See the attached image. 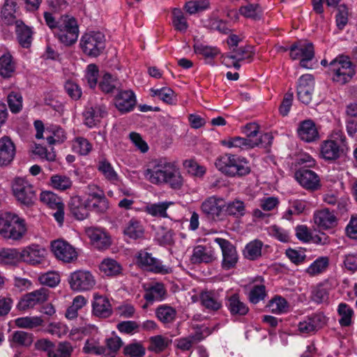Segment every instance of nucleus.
Segmentation results:
<instances>
[{
  "label": "nucleus",
  "mask_w": 357,
  "mask_h": 357,
  "mask_svg": "<svg viewBox=\"0 0 357 357\" xmlns=\"http://www.w3.org/2000/svg\"><path fill=\"white\" fill-rule=\"evenodd\" d=\"M144 176L150 183L155 185L168 184L173 189H180L183 177L174 162L166 158L155 159L149 162Z\"/></svg>",
  "instance_id": "1"
},
{
  "label": "nucleus",
  "mask_w": 357,
  "mask_h": 357,
  "mask_svg": "<svg viewBox=\"0 0 357 357\" xmlns=\"http://www.w3.org/2000/svg\"><path fill=\"white\" fill-rule=\"evenodd\" d=\"M248 160L242 156L225 153L217 158L215 165L222 174L230 177H242L250 173Z\"/></svg>",
  "instance_id": "2"
},
{
  "label": "nucleus",
  "mask_w": 357,
  "mask_h": 357,
  "mask_svg": "<svg viewBox=\"0 0 357 357\" xmlns=\"http://www.w3.org/2000/svg\"><path fill=\"white\" fill-rule=\"evenodd\" d=\"M26 232L25 221L17 215L6 212L0 215V235L3 238L18 241Z\"/></svg>",
  "instance_id": "3"
},
{
  "label": "nucleus",
  "mask_w": 357,
  "mask_h": 357,
  "mask_svg": "<svg viewBox=\"0 0 357 357\" xmlns=\"http://www.w3.org/2000/svg\"><path fill=\"white\" fill-rule=\"evenodd\" d=\"M328 72L333 82L341 85L350 82L356 73L354 65L344 55H340L329 63Z\"/></svg>",
  "instance_id": "4"
},
{
  "label": "nucleus",
  "mask_w": 357,
  "mask_h": 357,
  "mask_svg": "<svg viewBox=\"0 0 357 357\" xmlns=\"http://www.w3.org/2000/svg\"><path fill=\"white\" fill-rule=\"evenodd\" d=\"M347 149L345 135L342 130H334L331 139L323 142L321 144V155L326 160L338 159Z\"/></svg>",
  "instance_id": "5"
},
{
  "label": "nucleus",
  "mask_w": 357,
  "mask_h": 357,
  "mask_svg": "<svg viewBox=\"0 0 357 357\" xmlns=\"http://www.w3.org/2000/svg\"><path fill=\"white\" fill-rule=\"evenodd\" d=\"M55 36L66 46L75 43L79 36V26L77 20L68 15L60 18V24L57 30L54 31Z\"/></svg>",
  "instance_id": "6"
},
{
  "label": "nucleus",
  "mask_w": 357,
  "mask_h": 357,
  "mask_svg": "<svg viewBox=\"0 0 357 357\" xmlns=\"http://www.w3.org/2000/svg\"><path fill=\"white\" fill-rule=\"evenodd\" d=\"M80 47L85 54L92 57H97L105 49V36L99 31L86 33L81 38Z\"/></svg>",
  "instance_id": "7"
},
{
  "label": "nucleus",
  "mask_w": 357,
  "mask_h": 357,
  "mask_svg": "<svg viewBox=\"0 0 357 357\" xmlns=\"http://www.w3.org/2000/svg\"><path fill=\"white\" fill-rule=\"evenodd\" d=\"M12 190L17 200L25 206L32 205L36 199L33 185L25 178H15L12 183Z\"/></svg>",
  "instance_id": "8"
},
{
  "label": "nucleus",
  "mask_w": 357,
  "mask_h": 357,
  "mask_svg": "<svg viewBox=\"0 0 357 357\" xmlns=\"http://www.w3.org/2000/svg\"><path fill=\"white\" fill-rule=\"evenodd\" d=\"M70 289L81 292L91 290L96 285V280L89 271L78 270L71 273L68 279Z\"/></svg>",
  "instance_id": "9"
},
{
  "label": "nucleus",
  "mask_w": 357,
  "mask_h": 357,
  "mask_svg": "<svg viewBox=\"0 0 357 357\" xmlns=\"http://www.w3.org/2000/svg\"><path fill=\"white\" fill-rule=\"evenodd\" d=\"M214 241L221 248L222 255L221 266L222 269L229 271L234 268L238 261V255L236 246L225 238H216Z\"/></svg>",
  "instance_id": "10"
},
{
  "label": "nucleus",
  "mask_w": 357,
  "mask_h": 357,
  "mask_svg": "<svg viewBox=\"0 0 357 357\" xmlns=\"http://www.w3.org/2000/svg\"><path fill=\"white\" fill-rule=\"evenodd\" d=\"M289 56L291 59L300 60V66L308 68L307 62L312 61L314 57V48L312 43H294L289 47Z\"/></svg>",
  "instance_id": "11"
},
{
  "label": "nucleus",
  "mask_w": 357,
  "mask_h": 357,
  "mask_svg": "<svg viewBox=\"0 0 357 357\" xmlns=\"http://www.w3.org/2000/svg\"><path fill=\"white\" fill-rule=\"evenodd\" d=\"M136 257L138 266L148 271L161 274H167L172 271L170 268L163 266L158 259L145 250H140Z\"/></svg>",
  "instance_id": "12"
},
{
  "label": "nucleus",
  "mask_w": 357,
  "mask_h": 357,
  "mask_svg": "<svg viewBox=\"0 0 357 357\" xmlns=\"http://www.w3.org/2000/svg\"><path fill=\"white\" fill-rule=\"evenodd\" d=\"M113 103L121 114H127L135 109L137 104L136 96L132 91L123 90L121 88L114 95Z\"/></svg>",
  "instance_id": "13"
},
{
  "label": "nucleus",
  "mask_w": 357,
  "mask_h": 357,
  "mask_svg": "<svg viewBox=\"0 0 357 357\" xmlns=\"http://www.w3.org/2000/svg\"><path fill=\"white\" fill-rule=\"evenodd\" d=\"M51 249L55 257L65 263H72L77 259L78 255L75 248L63 240L52 241Z\"/></svg>",
  "instance_id": "14"
},
{
  "label": "nucleus",
  "mask_w": 357,
  "mask_h": 357,
  "mask_svg": "<svg viewBox=\"0 0 357 357\" xmlns=\"http://www.w3.org/2000/svg\"><path fill=\"white\" fill-rule=\"evenodd\" d=\"M295 178L306 190L314 191L320 187V179L314 171L301 167L295 172Z\"/></svg>",
  "instance_id": "15"
},
{
  "label": "nucleus",
  "mask_w": 357,
  "mask_h": 357,
  "mask_svg": "<svg viewBox=\"0 0 357 357\" xmlns=\"http://www.w3.org/2000/svg\"><path fill=\"white\" fill-rule=\"evenodd\" d=\"M224 199L216 196L206 198L201 205L202 212L207 218L219 220L224 213Z\"/></svg>",
  "instance_id": "16"
},
{
  "label": "nucleus",
  "mask_w": 357,
  "mask_h": 357,
  "mask_svg": "<svg viewBox=\"0 0 357 357\" xmlns=\"http://www.w3.org/2000/svg\"><path fill=\"white\" fill-rule=\"evenodd\" d=\"M47 289L41 288L25 295L18 303L17 308L25 310L33 307L36 305L42 303L47 300Z\"/></svg>",
  "instance_id": "17"
},
{
  "label": "nucleus",
  "mask_w": 357,
  "mask_h": 357,
  "mask_svg": "<svg viewBox=\"0 0 357 357\" xmlns=\"http://www.w3.org/2000/svg\"><path fill=\"white\" fill-rule=\"evenodd\" d=\"M92 313L100 318H108L112 313V307L109 299L104 296L95 294L92 303Z\"/></svg>",
  "instance_id": "18"
},
{
  "label": "nucleus",
  "mask_w": 357,
  "mask_h": 357,
  "mask_svg": "<svg viewBox=\"0 0 357 357\" xmlns=\"http://www.w3.org/2000/svg\"><path fill=\"white\" fill-rule=\"evenodd\" d=\"M92 245L98 250H106L112 244L110 236L101 229L91 227L86 230Z\"/></svg>",
  "instance_id": "19"
},
{
  "label": "nucleus",
  "mask_w": 357,
  "mask_h": 357,
  "mask_svg": "<svg viewBox=\"0 0 357 357\" xmlns=\"http://www.w3.org/2000/svg\"><path fill=\"white\" fill-rule=\"evenodd\" d=\"M297 133L301 140L307 143L315 142L319 138L316 125L311 119L301 121L297 129Z\"/></svg>",
  "instance_id": "20"
},
{
  "label": "nucleus",
  "mask_w": 357,
  "mask_h": 357,
  "mask_svg": "<svg viewBox=\"0 0 357 357\" xmlns=\"http://www.w3.org/2000/svg\"><path fill=\"white\" fill-rule=\"evenodd\" d=\"M107 115V109L105 105H96L89 107L84 112L85 124L89 128H93L97 125L100 120Z\"/></svg>",
  "instance_id": "21"
},
{
  "label": "nucleus",
  "mask_w": 357,
  "mask_h": 357,
  "mask_svg": "<svg viewBox=\"0 0 357 357\" xmlns=\"http://www.w3.org/2000/svg\"><path fill=\"white\" fill-rule=\"evenodd\" d=\"M214 250L209 247L199 245L193 248L190 261L193 264H209L215 260Z\"/></svg>",
  "instance_id": "22"
},
{
  "label": "nucleus",
  "mask_w": 357,
  "mask_h": 357,
  "mask_svg": "<svg viewBox=\"0 0 357 357\" xmlns=\"http://www.w3.org/2000/svg\"><path fill=\"white\" fill-rule=\"evenodd\" d=\"M70 213L78 220L86 218L89 215V208L86 200H83L79 196L71 197L68 203Z\"/></svg>",
  "instance_id": "23"
},
{
  "label": "nucleus",
  "mask_w": 357,
  "mask_h": 357,
  "mask_svg": "<svg viewBox=\"0 0 357 357\" xmlns=\"http://www.w3.org/2000/svg\"><path fill=\"white\" fill-rule=\"evenodd\" d=\"M15 155V146L9 137L0 138V166L10 164Z\"/></svg>",
  "instance_id": "24"
},
{
  "label": "nucleus",
  "mask_w": 357,
  "mask_h": 357,
  "mask_svg": "<svg viewBox=\"0 0 357 357\" xmlns=\"http://www.w3.org/2000/svg\"><path fill=\"white\" fill-rule=\"evenodd\" d=\"M14 24H15V33L19 44L23 48H29L33 40L32 29L20 20L15 21Z\"/></svg>",
  "instance_id": "25"
},
{
  "label": "nucleus",
  "mask_w": 357,
  "mask_h": 357,
  "mask_svg": "<svg viewBox=\"0 0 357 357\" xmlns=\"http://www.w3.org/2000/svg\"><path fill=\"white\" fill-rule=\"evenodd\" d=\"M21 252L22 260L35 265L41 263L46 254V250L38 245H31Z\"/></svg>",
  "instance_id": "26"
},
{
  "label": "nucleus",
  "mask_w": 357,
  "mask_h": 357,
  "mask_svg": "<svg viewBox=\"0 0 357 357\" xmlns=\"http://www.w3.org/2000/svg\"><path fill=\"white\" fill-rule=\"evenodd\" d=\"M167 291L162 283L156 282L153 285L150 286L145 289L144 298L146 301L142 307L144 309L148 307L149 304L153 303L154 301H161L166 296Z\"/></svg>",
  "instance_id": "27"
},
{
  "label": "nucleus",
  "mask_w": 357,
  "mask_h": 357,
  "mask_svg": "<svg viewBox=\"0 0 357 357\" xmlns=\"http://www.w3.org/2000/svg\"><path fill=\"white\" fill-rule=\"evenodd\" d=\"M314 220L319 227L328 229L334 227L337 224V219L333 212L328 208H324L316 212L314 215Z\"/></svg>",
  "instance_id": "28"
},
{
  "label": "nucleus",
  "mask_w": 357,
  "mask_h": 357,
  "mask_svg": "<svg viewBox=\"0 0 357 357\" xmlns=\"http://www.w3.org/2000/svg\"><path fill=\"white\" fill-rule=\"evenodd\" d=\"M226 306L232 316H245L249 312V307L241 301L238 294L227 297Z\"/></svg>",
  "instance_id": "29"
},
{
  "label": "nucleus",
  "mask_w": 357,
  "mask_h": 357,
  "mask_svg": "<svg viewBox=\"0 0 357 357\" xmlns=\"http://www.w3.org/2000/svg\"><path fill=\"white\" fill-rule=\"evenodd\" d=\"M199 298L202 305L209 311H218L222 307V302L215 291H203Z\"/></svg>",
  "instance_id": "30"
},
{
  "label": "nucleus",
  "mask_w": 357,
  "mask_h": 357,
  "mask_svg": "<svg viewBox=\"0 0 357 357\" xmlns=\"http://www.w3.org/2000/svg\"><path fill=\"white\" fill-rule=\"evenodd\" d=\"M33 333L24 331H14L9 337L8 341L11 347H22L29 348L33 342Z\"/></svg>",
  "instance_id": "31"
},
{
  "label": "nucleus",
  "mask_w": 357,
  "mask_h": 357,
  "mask_svg": "<svg viewBox=\"0 0 357 357\" xmlns=\"http://www.w3.org/2000/svg\"><path fill=\"white\" fill-rule=\"evenodd\" d=\"M99 89L106 94H116L121 89V84L109 73H105L98 84Z\"/></svg>",
  "instance_id": "32"
},
{
  "label": "nucleus",
  "mask_w": 357,
  "mask_h": 357,
  "mask_svg": "<svg viewBox=\"0 0 357 357\" xmlns=\"http://www.w3.org/2000/svg\"><path fill=\"white\" fill-rule=\"evenodd\" d=\"M17 0H5L1 9V19L4 24L12 25L16 20L15 13L17 11Z\"/></svg>",
  "instance_id": "33"
},
{
  "label": "nucleus",
  "mask_w": 357,
  "mask_h": 357,
  "mask_svg": "<svg viewBox=\"0 0 357 357\" xmlns=\"http://www.w3.org/2000/svg\"><path fill=\"white\" fill-rule=\"evenodd\" d=\"M262 143L261 138L250 139L246 137H231L226 142L228 147H238L241 149H252Z\"/></svg>",
  "instance_id": "34"
},
{
  "label": "nucleus",
  "mask_w": 357,
  "mask_h": 357,
  "mask_svg": "<svg viewBox=\"0 0 357 357\" xmlns=\"http://www.w3.org/2000/svg\"><path fill=\"white\" fill-rule=\"evenodd\" d=\"M224 213L230 216L236 218L245 215L246 209L244 202L238 199L226 203L224 201Z\"/></svg>",
  "instance_id": "35"
},
{
  "label": "nucleus",
  "mask_w": 357,
  "mask_h": 357,
  "mask_svg": "<svg viewBox=\"0 0 357 357\" xmlns=\"http://www.w3.org/2000/svg\"><path fill=\"white\" fill-rule=\"evenodd\" d=\"M263 243L258 239L248 243L243 250V257L250 261H255L261 256Z\"/></svg>",
  "instance_id": "36"
},
{
  "label": "nucleus",
  "mask_w": 357,
  "mask_h": 357,
  "mask_svg": "<svg viewBox=\"0 0 357 357\" xmlns=\"http://www.w3.org/2000/svg\"><path fill=\"white\" fill-rule=\"evenodd\" d=\"M15 71V64L12 56L9 54H3L0 56V76L8 79L11 77Z\"/></svg>",
  "instance_id": "37"
},
{
  "label": "nucleus",
  "mask_w": 357,
  "mask_h": 357,
  "mask_svg": "<svg viewBox=\"0 0 357 357\" xmlns=\"http://www.w3.org/2000/svg\"><path fill=\"white\" fill-rule=\"evenodd\" d=\"M172 343V340L160 335L152 336L149 338L148 349L155 353L165 351Z\"/></svg>",
  "instance_id": "38"
},
{
  "label": "nucleus",
  "mask_w": 357,
  "mask_h": 357,
  "mask_svg": "<svg viewBox=\"0 0 357 357\" xmlns=\"http://www.w3.org/2000/svg\"><path fill=\"white\" fill-rule=\"evenodd\" d=\"M155 315L163 324L172 323L176 318V310L167 305H161L156 308Z\"/></svg>",
  "instance_id": "39"
},
{
  "label": "nucleus",
  "mask_w": 357,
  "mask_h": 357,
  "mask_svg": "<svg viewBox=\"0 0 357 357\" xmlns=\"http://www.w3.org/2000/svg\"><path fill=\"white\" fill-rule=\"evenodd\" d=\"M123 234L132 239H138L143 236L144 229L140 222L131 219L123 229Z\"/></svg>",
  "instance_id": "40"
},
{
  "label": "nucleus",
  "mask_w": 357,
  "mask_h": 357,
  "mask_svg": "<svg viewBox=\"0 0 357 357\" xmlns=\"http://www.w3.org/2000/svg\"><path fill=\"white\" fill-rule=\"evenodd\" d=\"M98 169L101 172L106 179L112 183H115L119 181V176L114 171L111 163L106 159L100 160L98 163Z\"/></svg>",
  "instance_id": "41"
},
{
  "label": "nucleus",
  "mask_w": 357,
  "mask_h": 357,
  "mask_svg": "<svg viewBox=\"0 0 357 357\" xmlns=\"http://www.w3.org/2000/svg\"><path fill=\"white\" fill-rule=\"evenodd\" d=\"M151 92L152 96H158L161 100L167 104L175 105L176 103V96L174 91L170 88L151 89Z\"/></svg>",
  "instance_id": "42"
},
{
  "label": "nucleus",
  "mask_w": 357,
  "mask_h": 357,
  "mask_svg": "<svg viewBox=\"0 0 357 357\" xmlns=\"http://www.w3.org/2000/svg\"><path fill=\"white\" fill-rule=\"evenodd\" d=\"M86 202L89 210H92L97 213H105L109 208V200L105 197H99L96 199H87Z\"/></svg>",
  "instance_id": "43"
},
{
  "label": "nucleus",
  "mask_w": 357,
  "mask_h": 357,
  "mask_svg": "<svg viewBox=\"0 0 357 357\" xmlns=\"http://www.w3.org/2000/svg\"><path fill=\"white\" fill-rule=\"evenodd\" d=\"M329 265L327 257H319L310 264L305 272L310 276L319 275L326 270Z\"/></svg>",
  "instance_id": "44"
},
{
  "label": "nucleus",
  "mask_w": 357,
  "mask_h": 357,
  "mask_svg": "<svg viewBox=\"0 0 357 357\" xmlns=\"http://www.w3.org/2000/svg\"><path fill=\"white\" fill-rule=\"evenodd\" d=\"M337 312L340 316L339 324L342 327L349 326L352 324L353 310L346 303H340L338 305Z\"/></svg>",
  "instance_id": "45"
},
{
  "label": "nucleus",
  "mask_w": 357,
  "mask_h": 357,
  "mask_svg": "<svg viewBox=\"0 0 357 357\" xmlns=\"http://www.w3.org/2000/svg\"><path fill=\"white\" fill-rule=\"evenodd\" d=\"M50 185L56 190L64 191L72 187L73 182L65 175L54 174L50 178Z\"/></svg>",
  "instance_id": "46"
},
{
  "label": "nucleus",
  "mask_w": 357,
  "mask_h": 357,
  "mask_svg": "<svg viewBox=\"0 0 357 357\" xmlns=\"http://www.w3.org/2000/svg\"><path fill=\"white\" fill-rule=\"evenodd\" d=\"M100 269L108 276L119 275L121 271V266L116 261L111 259H105L100 265Z\"/></svg>",
  "instance_id": "47"
},
{
  "label": "nucleus",
  "mask_w": 357,
  "mask_h": 357,
  "mask_svg": "<svg viewBox=\"0 0 357 357\" xmlns=\"http://www.w3.org/2000/svg\"><path fill=\"white\" fill-rule=\"evenodd\" d=\"M22 252L16 249H3L0 252V261L4 264H15L22 259Z\"/></svg>",
  "instance_id": "48"
},
{
  "label": "nucleus",
  "mask_w": 357,
  "mask_h": 357,
  "mask_svg": "<svg viewBox=\"0 0 357 357\" xmlns=\"http://www.w3.org/2000/svg\"><path fill=\"white\" fill-rule=\"evenodd\" d=\"M172 24L176 30L185 32L188 27L187 20L183 13L179 8H174L172 10Z\"/></svg>",
  "instance_id": "49"
},
{
  "label": "nucleus",
  "mask_w": 357,
  "mask_h": 357,
  "mask_svg": "<svg viewBox=\"0 0 357 357\" xmlns=\"http://www.w3.org/2000/svg\"><path fill=\"white\" fill-rule=\"evenodd\" d=\"M252 49V47L249 45L233 48L234 54L229 55L228 58L237 61H241L244 59H251L253 56Z\"/></svg>",
  "instance_id": "50"
},
{
  "label": "nucleus",
  "mask_w": 357,
  "mask_h": 357,
  "mask_svg": "<svg viewBox=\"0 0 357 357\" xmlns=\"http://www.w3.org/2000/svg\"><path fill=\"white\" fill-rule=\"evenodd\" d=\"M40 199L42 202L47 204L52 208H56L63 204L61 199L51 191L42 192L40 196Z\"/></svg>",
  "instance_id": "51"
},
{
  "label": "nucleus",
  "mask_w": 357,
  "mask_h": 357,
  "mask_svg": "<svg viewBox=\"0 0 357 357\" xmlns=\"http://www.w3.org/2000/svg\"><path fill=\"white\" fill-rule=\"evenodd\" d=\"M271 312L274 313H282L287 311L289 305L285 298L276 296L272 298L268 305Z\"/></svg>",
  "instance_id": "52"
},
{
  "label": "nucleus",
  "mask_w": 357,
  "mask_h": 357,
  "mask_svg": "<svg viewBox=\"0 0 357 357\" xmlns=\"http://www.w3.org/2000/svg\"><path fill=\"white\" fill-rule=\"evenodd\" d=\"M73 348L69 342H60L56 345L54 344V349L51 357H70Z\"/></svg>",
  "instance_id": "53"
},
{
  "label": "nucleus",
  "mask_w": 357,
  "mask_h": 357,
  "mask_svg": "<svg viewBox=\"0 0 357 357\" xmlns=\"http://www.w3.org/2000/svg\"><path fill=\"white\" fill-rule=\"evenodd\" d=\"M123 344V342L119 337H113L106 340V354L105 357H115L116 352Z\"/></svg>",
  "instance_id": "54"
},
{
  "label": "nucleus",
  "mask_w": 357,
  "mask_h": 357,
  "mask_svg": "<svg viewBox=\"0 0 357 357\" xmlns=\"http://www.w3.org/2000/svg\"><path fill=\"white\" fill-rule=\"evenodd\" d=\"M10 110L13 113H18L22 108V96L20 93L12 91L7 98Z\"/></svg>",
  "instance_id": "55"
},
{
  "label": "nucleus",
  "mask_w": 357,
  "mask_h": 357,
  "mask_svg": "<svg viewBox=\"0 0 357 357\" xmlns=\"http://www.w3.org/2000/svg\"><path fill=\"white\" fill-rule=\"evenodd\" d=\"M145 351V348L139 342L130 343L123 348V354L130 357H143Z\"/></svg>",
  "instance_id": "56"
},
{
  "label": "nucleus",
  "mask_w": 357,
  "mask_h": 357,
  "mask_svg": "<svg viewBox=\"0 0 357 357\" xmlns=\"http://www.w3.org/2000/svg\"><path fill=\"white\" fill-rule=\"evenodd\" d=\"M54 349V342L46 338L38 339L34 343V349L45 353L48 357H51Z\"/></svg>",
  "instance_id": "57"
},
{
  "label": "nucleus",
  "mask_w": 357,
  "mask_h": 357,
  "mask_svg": "<svg viewBox=\"0 0 357 357\" xmlns=\"http://www.w3.org/2000/svg\"><path fill=\"white\" fill-rule=\"evenodd\" d=\"M239 13L247 18L255 20H260L259 6L258 4H248L239 8Z\"/></svg>",
  "instance_id": "58"
},
{
  "label": "nucleus",
  "mask_w": 357,
  "mask_h": 357,
  "mask_svg": "<svg viewBox=\"0 0 357 357\" xmlns=\"http://www.w3.org/2000/svg\"><path fill=\"white\" fill-rule=\"evenodd\" d=\"M43 320L39 317H20L15 320L17 327L22 328H33L42 324Z\"/></svg>",
  "instance_id": "59"
},
{
  "label": "nucleus",
  "mask_w": 357,
  "mask_h": 357,
  "mask_svg": "<svg viewBox=\"0 0 357 357\" xmlns=\"http://www.w3.org/2000/svg\"><path fill=\"white\" fill-rule=\"evenodd\" d=\"M206 27L218 31L220 33L227 34L229 33L230 29L227 26L225 21L219 18H209L206 21Z\"/></svg>",
  "instance_id": "60"
},
{
  "label": "nucleus",
  "mask_w": 357,
  "mask_h": 357,
  "mask_svg": "<svg viewBox=\"0 0 357 357\" xmlns=\"http://www.w3.org/2000/svg\"><path fill=\"white\" fill-rule=\"evenodd\" d=\"M73 148L81 155H86L91 152L92 145L86 138L79 137L75 139Z\"/></svg>",
  "instance_id": "61"
},
{
  "label": "nucleus",
  "mask_w": 357,
  "mask_h": 357,
  "mask_svg": "<svg viewBox=\"0 0 357 357\" xmlns=\"http://www.w3.org/2000/svg\"><path fill=\"white\" fill-rule=\"evenodd\" d=\"M98 73V68L96 64L92 63L87 66L85 79L91 89H95L97 85Z\"/></svg>",
  "instance_id": "62"
},
{
  "label": "nucleus",
  "mask_w": 357,
  "mask_h": 357,
  "mask_svg": "<svg viewBox=\"0 0 357 357\" xmlns=\"http://www.w3.org/2000/svg\"><path fill=\"white\" fill-rule=\"evenodd\" d=\"M184 167L188 172L193 176L201 177L205 172L206 169L203 166L198 165L194 160H186L183 162Z\"/></svg>",
  "instance_id": "63"
},
{
  "label": "nucleus",
  "mask_w": 357,
  "mask_h": 357,
  "mask_svg": "<svg viewBox=\"0 0 357 357\" xmlns=\"http://www.w3.org/2000/svg\"><path fill=\"white\" fill-rule=\"evenodd\" d=\"M169 204L167 202L153 204L147 206V212L153 216L167 218V209L169 207Z\"/></svg>",
  "instance_id": "64"
}]
</instances>
